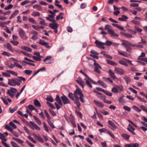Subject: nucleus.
<instances>
[{
    "label": "nucleus",
    "instance_id": "nucleus-3",
    "mask_svg": "<svg viewBox=\"0 0 147 147\" xmlns=\"http://www.w3.org/2000/svg\"><path fill=\"white\" fill-rule=\"evenodd\" d=\"M92 59L93 61L94 62V65L95 67L94 69V71L100 74V71L99 69H101V67L98 63H96V61L94 59Z\"/></svg>",
    "mask_w": 147,
    "mask_h": 147
},
{
    "label": "nucleus",
    "instance_id": "nucleus-14",
    "mask_svg": "<svg viewBox=\"0 0 147 147\" xmlns=\"http://www.w3.org/2000/svg\"><path fill=\"white\" fill-rule=\"evenodd\" d=\"M108 73L109 74V75L113 79H116V76L115 75V73L113 72L111 69L109 70L108 71Z\"/></svg>",
    "mask_w": 147,
    "mask_h": 147
},
{
    "label": "nucleus",
    "instance_id": "nucleus-55",
    "mask_svg": "<svg viewBox=\"0 0 147 147\" xmlns=\"http://www.w3.org/2000/svg\"><path fill=\"white\" fill-rule=\"evenodd\" d=\"M32 72V71L31 70H26L24 71V72L27 75L30 74Z\"/></svg>",
    "mask_w": 147,
    "mask_h": 147
},
{
    "label": "nucleus",
    "instance_id": "nucleus-22",
    "mask_svg": "<svg viewBox=\"0 0 147 147\" xmlns=\"http://www.w3.org/2000/svg\"><path fill=\"white\" fill-rule=\"evenodd\" d=\"M128 18V17L124 15H122L121 17L118 18V19L120 21H125Z\"/></svg>",
    "mask_w": 147,
    "mask_h": 147
},
{
    "label": "nucleus",
    "instance_id": "nucleus-36",
    "mask_svg": "<svg viewBox=\"0 0 147 147\" xmlns=\"http://www.w3.org/2000/svg\"><path fill=\"white\" fill-rule=\"evenodd\" d=\"M116 86L117 88L118 92H121L123 90V87L122 86Z\"/></svg>",
    "mask_w": 147,
    "mask_h": 147
},
{
    "label": "nucleus",
    "instance_id": "nucleus-56",
    "mask_svg": "<svg viewBox=\"0 0 147 147\" xmlns=\"http://www.w3.org/2000/svg\"><path fill=\"white\" fill-rule=\"evenodd\" d=\"M47 104L49 105L50 107H51V108L53 109H55V107L51 103L47 102Z\"/></svg>",
    "mask_w": 147,
    "mask_h": 147
},
{
    "label": "nucleus",
    "instance_id": "nucleus-26",
    "mask_svg": "<svg viewBox=\"0 0 147 147\" xmlns=\"http://www.w3.org/2000/svg\"><path fill=\"white\" fill-rule=\"evenodd\" d=\"M34 104L37 107H40L41 106L40 102L37 100H35L34 101Z\"/></svg>",
    "mask_w": 147,
    "mask_h": 147
},
{
    "label": "nucleus",
    "instance_id": "nucleus-8",
    "mask_svg": "<svg viewBox=\"0 0 147 147\" xmlns=\"http://www.w3.org/2000/svg\"><path fill=\"white\" fill-rule=\"evenodd\" d=\"M126 59L124 58H122L119 61V63L121 65H123L125 66H127L128 65L126 62Z\"/></svg>",
    "mask_w": 147,
    "mask_h": 147
},
{
    "label": "nucleus",
    "instance_id": "nucleus-62",
    "mask_svg": "<svg viewBox=\"0 0 147 147\" xmlns=\"http://www.w3.org/2000/svg\"><path fill=\"white\" fill-rule=\"evenodd\" d=\"M30 2V1H29L28 0H25V1H23L21 3V4L22 5H25L28 3H29Z\"/></svg>",
    "mask_w": 147,
    "mask_h": 147
},
{
    "label": "nucleus",
    "instance_id": "nucleus-9",
    "mask_svg": "<svg viewBox=\"0 0 147 147\" xmlns=\"http://www.w3.org/2000/svg\"><path fill=\"white\" fill-rule=\"evenodd\" d=\"M76 82L80 85L82 88L84 87V85L85 84L84 82L82 80L80 77H79L77 80H76Z\"/></svg>",
    "mask_w": 147,
    "mask_h": 147
},
{
    "label": "nucleus",
    "instance_id": "nucleus-20",
    "mask_svg": "<svg viewBox=\"0 0 147 147\" xmlns=\"http://www.w3.org/2000/svg\"><path fill=\"white\" fill-rule=\"evenodd\" d=\"M55 100L60 105H62L63 103H62V102L60 97L58 95H56V96L55 98Z\"/></svg>",
    "mask_w": 147,
    "mask_h": 147
},
{
    "label": "nucleus",
    "instance_id": "nucleus-49",
    "mask_svg": "<svg viewBox=\"0 0 147 147\" xmlns=\"http://www.w3.org/2000/svg\"><path fill=\"white\" fill-rule=\"evenodd\" d=\"M124 36L127 38H131L132 37L131 34L127 33L124 34Z\"/></svg>",
    "mask_w": 147,
    "mask_h": 147
},
{
    "label": "nucleus",
    "instance_id": "nucleus-4",
    "mask_svg": "<svg viewBox=\"0 0 147 147\" xmlns=\"http://www.w3.org/2000/svg\"><path fill=\"white\" fill-rule=\"evenodd\" d=\"M83 95L82 93L79 89H77L75 91L74 94V96L76 99H79V97L78 96H79L80 97L81 96H82Z\"/></svg>",
    "mask_w": 147,
    "mask_h": 147
},
{
    "label": "nucleus",
    "instance_id": "nucleus-12",
    "mask_svg": "<svg viewBox=\"0 0 147 147\" xmlns=\"http://www.w3.org/2000/svg\"><path fill=\"white\" fill-rule=\"evenodd\" d=\"M59 26V25L56 23L50 24H49V26L50 27L53 29L57 28Z\"/></svg>",
    "mask_w": 147,
    "mask_h": 147
},
{
    "label": "nucleus",
    "instance_id": "nucleus-33",
    "mask_svg": "<svg viewBox=\"0 0 147 147\" xmlns=\"http://www.w3.org/2000/svg\"><path fill=\"white\" fill-rule=\"evenodd\" d=\"M12 138L19 144H22L23 143V141L20 139L16 138L14 137H13Z\"/></svg>",
    "mask_w": 147,
    "mask_h": 147
},
{
    "label": "nucleus",
    "instance_id": "nucleus-58",
    "mask_svg": "<svg viewBox=\"0 0 147 147\" xmlns=\"http://www.w3.org/2000/svg\"><path fill=\"white\" fill-rule=\"evenodd\" d=\"M14 65H15V66H16V67H17L19 69H22V66L21 65H20V64L18 63H14Z\"/></svg>",
    "mask_w": 147,
    "mask_h": 147
},
{
    "label": "nucleus",
    "instance_id": "nucleus-50",
    "mask_svg": "<svg viewBox=\"0 0 147 147\" xmlns=\"http://www.w3.org/2000/svg\"><path fill=\"white\" fill-rule=\"evenodd\" d=\"M49 111L53 116L55 117L56 116V114L55 113V112L52 109H49Z\"/></svg>",
    "mask_w": 147,
    "mask_h": 147
},
{
    "label": "nucleus",
    "instance_id": "nucleus-60",
    "mask_svg": "<svg viewBox=\"0 0 147 147\" xmlns=\"http://www.w3.org/2000/svg\"><path fill=\"white\" fill-rule=\"evenodd\" d=\"M10 42L15 46H16L19 44V42L18 41L14 40H11Z\"/></svg>",
    "mask_w": 147,
    "mask_h": 147
},
{
    "label": "nucleus",
    "instance_id": "nucleus-30",
    "mask_svg": "<svg viewBox=\"0 0 147 147\" xmlns=\"http://www.w3.org/2000/svg\"><path fill=\"white\" fill-rule=\"evenodd\" d=\"M106 61L107 63L108 64H109V65H117L116 63L115 62H114L113 61H112L110 60H109L108 59H106Z\"/></svg>",
    "mask_w": 147,
    "mask_h": 147
},
{
    "label": "nucleus",
    "instance_id": "nucleus-19",
    "mask_svg": "<svg viewBox=\"0 0 147 147\" xmlns=\"http://www.w3.org/2000/svg\"><path fill=\"white\" fill-rule=\"evenodd\" d=\"M97 47L100 48L102 45H104V43L99 42L97 40H96L95 42Z\"/></svg>",
    "mask_w": 147,
    "mask_h": 147
},
{
    "label": "nucleus",
    "instance_id": "nucleus-11",
    "mask_svg": "<svg viewBox=\"0 0 147 147\" xmlns=\"http://www.w3.org/2000/svg\"><path fill=\"white\" fill-rule=\"evenodd\" d=\"M108 33L109 34L113 36L117 37L118 36V35L114 31L113 29H111L109 31Z\"/></svg>",
    "mask_w": 147,
    "mask_h": 147
},
{
    "label": "nucleus",
    "instance_id": "nucleus-57",
    "mask_svg": "<svg viewBox=\"0 0 147 147\" xmlns=\"http://www.w3.org/2000/svg\"><path fill=\"white\" fill-rule=\"evenodd\" d=\"M39 43L40 44L43 46L46 45V44H47V42H44L43 40H39Z\"/></svg>",
    "mask_w": 147,
    "mask_h": 147
},
{
    "label": "nucleus",
    "instance_id": "nucleus-63",
    "mask_svg": "<svg viewBox=\"0 0 147 147\" xmlns=\"http://www.w3.org/2000/svg\"><path fill=\"white\" fill-rule=\"evenodd\" d=\"M111 91L114 93H117L118 92L116 86L112 89Z\"/></svg>",
    "mask_w": 147,
    "mask_h": 147
},
{
    "label": "nucleus",
    "instance_id": "nucleus-52",
    "mask_svg": "<svg viewBox=\"0 0 147 147\" xmlns=\"http://www.w3.org/2000/svg\"><path fill=\"white\" fill-rule=\"evenodd\" d=\"M13 7V5L11 4H9L7 7L5 8L4 9L5 10H9L11 9Z\"/></svg>",
    "mask_w": 147,
    "mask_h": 147
},
{
    "label": "nucleus",
    "instance_id": "nucleus-64",
    "mask_svg": "<svg viewBox=\"0 0 147 147\" xmlns=\"http://www.w3.org/2000/svg\"><path fill=\"white\" fill-rule=\"evenodd\" d=\"M68 97L71 100H74V97L73 94L71 93H70L68 94Z\"/></svg>",
    "mask_w": 147,
    "mask_h": 147
},
{
    "label": "nucleus",
    "instance_id": "nucleus-41",
    "mask_svg": "<svg viewBox=\"0 0 147 147\" xmlns=\"http://www.w3.org/2000/svg\"><path fill=\"white\" fill-rule=\"evenodd\" d=\"M5 136L3 134H0V138L1 139L2 141H6L7 140L5 138Z\"/></svg>",
    "mask_w": 147,
    "mask_h": 147
},
{
    "label": "nucleus",
    "instance_id": "nucleus-5",
    "mask_svg": "<svg viewBox=\"0 0 147 147\" xmlns=\"http://www.w3.org/2000/svg\"><path fill=\"white\" fill-rule=\"evenodd\" d=\"M114 71L117 74L120 75H123L125 72L124 70L122 69L117 67H115Z\"/></svg>",
    "mask_w": 147,
    "mask_h": 147
},
{
    "label": "nucleus",
    "instance_id": "nucleus-29",
    "mask_svg": "<svg viewBox=\"0 0 147 147\" xmlns=\"http://www.w3.org/2000/svg\"><path fill=\"white\" fill-rule=\"evenodd\" d=\"M132 108L133 109L138 112H140L141 111V110L138 107L135 105L132 106Z\"/></svg>",
    "mask_w": 147,
    "mask_h": 147
},
{
    "label": "nucleus",
    "instance_id": "nucleus-61",
    "mask_svg": "<svg viewBox=\"0 0 147 147\" xmlns=\"http://www.w3.org/2000/svg\"><path fill=\"white\" fill-rule=\"evenodd\" d=\"M9 90H11L14 94H15L17 92V89L16 88L13 87H11Z\"/></svg>",
    "mask_w": 147,
    "mask_h": 147
},
{
    "label": "nucleus",
    "instance_id": "nucleus-15",
    "mask_svg": "<svg viewBox=\"0 0 147 147\" xmlns=\"http://www.w3.org/2000/svg\"><path fill=\"white\" fill-rule=\"evenodd\" d=\"M108 123L109 124L111 125V126L113 128V129H112L114 131L115 129H117V126L111 121L109 120L108 121Z\"/></svg>",
    "mask_w": 147,
    "mask_h": 147
},
{
    "label": "nucleus",
    "instance_id": "nucleus-51",
    "mask_svg": "<svg viewBox=\"0 0 147 147\" xmlns=\"http://www.w3.org/2000/svg\"><path fill=\"white\" fill-rule=\"evenodd\" d=\"M30 33L32 34H33L34 36H37L38 35V33L35 31L32 30L30 32Z\"/></svg>",
    "mask_w": 147,
    "mask_h": 147
},
{
    "label": "nucleus",
    "instance_id": "nucleus-13",
    "mask_svg": "<svg viewBox=\"0 0 147 147\" xmlns=\"http://www.w3.org/2000/svg\"><path fill=\"white\" fill-rule=\"evenodd\" d=\"M130 42H128L127 41L124 40L123 41L121 45L123 46H124L125 48H127L129 46H130Z\"/></svg>",
    "mask_w": 147,
    "mask_h": 147
},
{
    "label": "nucleus",
    "instance_id": "nucleus-45",
    "mask_svg": "<svg viewBox=\"0 0 147 147\" xmlns=\"http://www.w3.org/2000/svg\"><path fill=\"white\" fill-rule=\"evenodd\" d=\"M28 21L32 23L36 24V21L32 18H28Z\"/></svg>",
    "mask_w": 147,
    "mask_h": 147
},
{
    "label": "nucleus",
    "instance_id": "nucleus-25",
    "mask_svg": "<svg viewBox=\"0 0 147 147\" xmlns=\"http://www.w3.org/2000/svg\"><path fill=\"white\" fill-rule=\"evenodd\" d=\"M18 12L19 11L18 10H16L9 17V19H11L14 17L16 16L18 13Z\"/></svg>",
    "mask_w": 147,
    "mask_h": 147
},
{
    "label": "nucleus",
    "instance_id": "nucleus-7",
    "mask_svg": "<svg viewBox=\"0 0 147 147\" xmlns=\"http://www.w3.org/2000/svg\"><path fill=\"white\" fill-rule=\"evenodd\" d=\"M61 99L64 105L70 103V101L68 98L65 95L61 97Z\"/></svg>",
    "mask_w": 147,
    "mask_h": 147
},
{
    "label": "nucleus",
    "instance_id": "nucleus-28",
    "mask_svg": "<svg viewBox=\"0 0 147 147\" xmlns=\"http://www.w3.org/2000/svg\"><path fill=\"white\" fill-rule=\"evenodd\" d=\"M98 82L101 86L105 88H106L107 87V85L102 81L100 80H98Z\"/></svg>",
    "mask_w": 147,
    "mask_h": 147
},
{
    "label": "nucleus",
    "instance_id": "nucleus-38",
    "mask_svg": "<svg viewBox=\"0 0 147 147\" xmlns=\"http://www.w3.org/2000/svg\"><path fill=\"white\" fill-rule=\"evenodd\" d=\"M121 136L124 138L126 140H128L129 139L130 136L126 134H123L121 135Z\"/></svg>",
    "mask_w": 147,
    "mask_h": 147
},
{
    "label": "nucleus",
    "instance_id": "nucleus-1",
    "mask_svg": "<svg viewBox=\"0 0 147 147\" xmlns=\"http://www.w3.org/2000/svg\"><path fill=\"white\" fill-rule=\"evenodd\" d=\"M8 84L12 86H15L16 85H19L21 82L20 80L17 78L8 79Z\"/></svg>",
    "mask_w": 147,
    "mask_h": 147
},
{
    "label": "nucleus",
    "instance_id": "nucleus-40",
    "mask_svg": "<svg viewBox=\"0 0 147 147\" xmlns=\"http://www.w3.org/2000/svg\"><path fill=\"white\" fill-rule=\"evenodd\" d=\"M5 128L9 131H10V132H11L13 130V129L12 128L10 127L9 125H5Z\"/></svg>",
    "mask_w": 147,
    "mask_h": 147
},
{
    "label": "nucleus",
    "instance_id": "nucleus-24",
    "mask_svg": "<svg viewBox=\"0 0 147 147\" xmlns=\"http://www.w3.org/2000/svg\"><path fill=\"white\" fill-rule=\"evenodd\" d=\"M7 94L11 98H13L15 96V94L13 93L11 90H7Z\"/></svg>",
    "mask_w": 147,
    "mask_h": 147
},
{
    "label": "nucleus",
    "instance_id": "nucleus-27",
    "mask_svg": "<svg viewBox=\"0 0 147 147\" xmlns=\"http://www.w3.org/2000/svg\"><path fill=\"white\" fill-rule=\"evenodd\" d=\"M128 130L133 135H135V133L134 132L135 129L132 126H131V128H127Z\"/></svg>",
    "mask_w": 147,
    "mask_h": 147
},
{
    "label": "nucleus",
    "instance_id": "nucleus-47",
    "mask_svg": "<svg viewBox=\"0 0 147 147\" xmlns=\"http://www.w3.org/2000/svg\"><path fill=\"white\" fill-rule=\"evenodd\" d=\"M138 59L145 62H147V58H146L141 57H139L138 58Z\"/></svg>",
    "mask_w": 147,
    "mask_h": 147
},
{
    "label": "nucleus",
    "instance_id": "nucleus-48",
    "mask_svg": "<svg viewBox=\"0 0 147 147\" xmlns=\"http://www.w3.org/2000/svg\"><path fill=\"white\" fill-rule=\"evenodd\" d=\"M2 75L4 77H10V75L9 74L7 73L6 72H2Z\"/></svg>",
    "mask_w": 147,
    "mask_h": 147
},
{
    "label": "nucleus",
    "instance_id": "nucleus-10",
    "mask_svg": "<svg viewBox=\"0 0 147 147\" xmlns=\"http://www.w3.org/2000/svg\"><path fill=\"white\" fill-rule=\"evenodd\" d=\"M93 102L96 105L102 108L104 106V104L100 101L94 100Z\"/></svg>",
    "mask_w": 147,
    "mask_h": 147
},
{
    "label": "nucleus",
    "instance_id": "nucleus-43",
    "mask_svg": "<svg viewBox=\"0 0 147 147\" xmlns=\"http://www.w3.org/2000/svg\"><path fill=\"white\" fill-rule=\"evenodd\" d=\"M32 15L34 16H40L39 13L37 11L33 12L32 14Z\"/></svg>",
    "mask_w": 147,
    "mask_h": 147
},
{
    "label": "nucleus",
    "instance_id": "nucleus-54",
    "mask_svg": "<svg viewBox=\"0 0 147 147\" xmlns=\"http://www.w3.org/2000/svg\"><path fill=\"white\" fill-rule=\"evenodd\" d=\"M110 26L109 25L107 24L106 25L105 27V30H107L108 32H109V31L111 29L110 28Z\"/></svg>",
    "mask_w": 147,
    "mask_h": 147
},
{
    "label": "nucleus",
    "instance_id": "nucleus-44",
    "mask_svg": "<svg viewBox=\"0 0 147 147\" xmlns=\"http://www.w3.org/2000/svg\"><path fill=\"white\" fill-rule=\"evenodd\" d=\"M18 108V107L17 106L15 107L13 109H11V108L9 109L10 112L11 113H13L15 111H16Z\"/></svg>",
    "mask_w": 147,
    "mask_h": 147
},
{
    "label": "nucleus",
    "instance_id": "nucleus-17",
    "mask_svg": "<svg viewBox=\"0 0 147 147\" xmlns=\"http://www.w3.org/2000/svg\"><path fill=\"white\" fill-rule=\"evenodd\" d=\"M117 51L119 54L123 56H124L126 57H128L130 56L128 54L125 52H122L120 51L119 50H118Z\"/></svg>",
    "mask_w": 147,
    "mask_h": 147
},
{
    "label": "nucleus",
    "instance_id": "nucleus-42",
    "mask_svg": "<svg viewBox=\"0 0 147 147\" xmlns=\"http://www.w3.org/2000/svg\"><path fill=\"white\" fill-rule=\"evenodd\" d=\"M2 55L4 56H6L8 57H10L11 56V55L9 53L7 52L4 51L2 53Z\"/></svg>",
    "mask_w": 147,
    "mask_h": 147
},
{
    "label": "nucleus",
    "instance_id": "nucleus-46",
    "mask_svg": "<svg viewBox=\"0 0 147 147\" xmlns=\"http://www.w3.org/2000/svg\"><path fill=\"white\" fill-rule=\"evenodd\" d=\"M10 143L13 147H20L18 145L14 142L11 141Z\"/></svg>",
    "mask_w": 147,
    "mask_h": 147
},
{
    "label": "nucleus",
    "instance_id": "nucleus-35",
    "mask_svg": "<svg viewBox=\"0 0 147 147\" xmlns=\"http://www.w3.org/2000/svg\"><path fill=\"white\" fill-rule=\"evenodd\" d=\"M46 99L47 101L51 102H53L54 101L53 99L51 96H47Z\"/></svg>",
    "mask_w": 147,
    "mask_h": 147
},
{
    "label": "nucleus",
    "instance_id": "nucleus-18",
    "mask_svg": "<svg viewBox=\"0 0 147 147\" xmlns=\"http://www.w3.org/2000/svg\"><path fill=\"white\" fill-rule=\"evenodd\" d=\"M21 48L22 49L25 50L28 52H32V49L27 47L22 46L21 47Z\"/></svg>",
    "mask_w": 147,
    "mask_h": 147
},
{
    "label": "nucleus",
    "instance_id": "nucleus-2",
    "mask_svg": "<svg viewBox=\"0 0 147 147\" xmlns=\"http://www.w3.org/2000/svg\"><path fill=\"white\" fill-rule=\"evenodd\" d=\"M18 32L19 35L23 40H26L28 39V37L26 36L25 32L22 29H20Z\"/></svg>",
    "mask_w": 147,
    "mask_h": 147
},
{
    "label": "nucleus",
    "instance_id": "nucleus-23",
    "mask_svg": "<svg viewBox=\"0 0 147 147\" xmlns=\"http://www.w3.org/2000/svg\"><path fill=\"white\" fill-rule=\"evenodd\" d=\"M7 49L12 52H14V50L11 45L9 43H7Z\"/></svg>",
    "mask_w": 147,
    "mask_h": 147
},
{
    "label": "nucleus",
    "instance_id": "nucleus-21",
    "mask_svg": "<svg viewBox=\"0 0 147 147\" xmlns=\"http://www.w3.org/2000/svg\"><path fill=\"white\" fill-rule=\"evenodd\" d=\"M34 119L35 120L36 123L39 125H41L42 124L41 121L35 115L33 116Z\"/></svg>",
    "mask_w": 147,
    "mask_h": 147
},
{
    "label": "nucleus",
    "instance_id": "nucleus-37",
    "mask_svg": "<svg viewBox=\"0 0 147 147\" xmlns=\"http://www.w3.org/2000/svg\"><path fill=\"white\" fill-rule=\"evenodd\" d=\"M6 71L9 73H10L14 76H17L18 75L17 73L13 71L9 70H6Z\"/></svg>",
    "mask_w": 147,
    "mask_h": 147
},
{
    "label": "nucleus",
    "instance_id": "nucleus-59",
    "mask_svg": "<svg viewBox=\"0 0 147 147\" xmlns=\"http://www.w3.org/2000/svg\"><path fill=\"white\" fill-rule=\"evenodd\" d=\"M47 121L49 124L52 128L53 129L55 128V126L50 120H47Z\"/></svg>",
    "mask_w": 147,
    "mask_h": 147
},
{
    "label": "nucleus",
    "instance_id": "nucleus-6",
    "mask_svg": "<svg viewBox=\"0 0 147 147\" xmlns=\"http://www.w3.org/2000/svg\"><path fill=\"white\" fill-rule=\"evenodd\" d=\"M30 123L31 125V126H30V127L32 129H35L36 130H40V128L34 122L30 121Z\"/></svg>",
    "mask_w": 147,
    "mask_h": 147
},
{
    "label": "nucleus",
    "instance_id": "nucleus-34",
    "mask_svg": "<svg viewBox=\"0 0 147 147\" xmlns=\"http://www.w3.org/2000/svg\"><path fill=\"white\" fill-rule=\"evenodd\" d=\"M97 96L98 98L103 100V101L106 98L105 96L104 95L102 94H101L100 95H97Z\"/></svg>",
    "mask_w": 147,
    "mask_h": 147
},
{
    "label": "nucleus",
    "instance_id": "nucleus-32",
    "mask_svg": "<svg viewBox=\"0 0 147 147\" xmlns=\"http://www.w3.org/2000/svg\"><path fill=\"white\" fill-rule=\"evenodd\" d=\"M44 112L45 113V115L46 116L47 119V120H50L51 119V117H50L49 114L48 113L47 111H46V110H45L44 111Z\"/></svg>",
    "mask_w": 147,
    "mask_h": 147
},
{
    "label": "nucleus",
    "instance_id": "nucleus-31",
    "mask_svg": "<svg viewBox=\"0 0 147 147\" xmlns=\"http://www.w3.org/2000/svg\"><path fill=\"white\" fill-rule=\"evenodd\" d=\"M112 44V42L108 40H107L104 43V45L110 46Z\"/></svg>",
    "mask_w": 147,
    "mask_h": 147
},
{
    "label": "nucleus",
    "instance_id": "nucleus-39",
    "mask_svg": "<svg viewBox=\"0 0 147 147\" xmlns=\"http://www.w3.org/2000/svg\"><path fill=\"white\" fill-rule=\"evenodd\" d=\"M124 80L127 83L128 82H129L130 81V80L129 78L127 76H124L123 77Z\"/></svg>",
    "mask_w": 147,
    "mask_h": 147
},
{
    "label": "nucleus",
    "instance_id": "nucleus-53",
    "mask_svg": "<svg viewBox=\"0 0 147 147\" xmlns=\"http://www.w3.org/2000/svg\"><path fill=\"white\" fill-rule=\"evenodd\" d=\"M140 107L143 111L147 113V109L143 105H141Z\"/></svg>",
    "mask_w": 147,
    "mask_h": 147
},
{
    "label": "nucleus",
    "instance_id": "nucleus-16",
    "mask_svg": "<svg viewBox=\"0 0 147 147\" xmlns=\"http://www.w3.org/2000/svg\"><path fill=\"white\" fill-rule=\"evenodd\" d=\"M33 7V8L36 9V10L38 11H41L42 10V8L41 6L38 4H36L34 5Z\"/></svg>",
    "mask_w": 147,
    "mask_h": 147
}]
</instances>
